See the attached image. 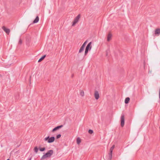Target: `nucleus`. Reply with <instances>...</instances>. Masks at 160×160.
Wrapping results in <instances>:
<instances>
[{"label": "nucleus", "mask_w": 160, "mask_h": 160, "mask_svg": "<svg viewBox=\"0 0 160 160\" xmlns=\"http://www.w3.org/2000/svg\"><path fill=\"white\" fill-rule=\"evenodd\" d=\"M53 151L52 150H50L44 154L41 157V159L43 160L47 158L50 157L53 154Z\"/></svg>", "instance_id": "nucleus-1"}, {"label": "nucleus", "mask_w": 160, "mask_h": 160, "mask_svg": "<svg viewBox=\"0 0 160 160\" xmlns=\"http://www.w3.org/2000/svg\"><path fill=\"white\" fill-rule=\"evenodd\" d=\"M45 141H47L48 143H51L53 142L55 140V137L53 136L50 137L49 136L45 137L44 138Z\"/></svg>", "instance_id": "nucleus-2"}, {"label": "nucleus", "mask_w": 160, "mask_h": 160, "mask_svg": "<svg viewBox=\"0 0 160 160\" xmlns=\"http://www.w3.org/2000/svg\"><path fill=\"white\" fill-rule=\"evenodd\" d=\"M91 44L92 42H90L87 45V46H86L84 54L85 56L87 54L88 52V50L91 49L92 48V46H91Z\"/></svg>", "instance_id": "nucleus-3"}, {"label": "nucleus", "mask_w": 160, "mask_h": 160, "mask_svg": "<svg viewBox=\"0 0 160 160\" xmlns=\"http://www.w3.org/2000/svg\"><path fill=\"white\" fill-rule=\"evenodd\" d=\"M115 148V145H113L112 146L111 148L110 149V152L109 153V157L108 158V160H111L112 157V151L113 149Z\"/></svg>", "instance_id": "nucleus-4"}, {"label": "nucleus", "mask_w": 160, "mask_h": 160, "mask_svg": "<svg viewBox=\"0 0 160 160\" xmlns=\"http://www.w3.org/2000/svg\"><path fill=\"white\" fill-rule=\"evenodd\" d=\"M80 18V14H78L74 19V21L72 22V26H74L75 24L78 22Z\"/></svg>", "instance_id": "nucleus-5"}, {"label": "nucleus", "mask_w": 160, "mask_h": 160, "mask_svg": "<svg viewBox=\"0 0 160 160\" xmlns=\"http://www.w3.org/2000/svg\"><path fill=\"white\" fill-rule=\"evenodd\" d=\"M124 115L122 114L121 117V125L122 127H123L124 125Z\"/></svg>", "instance_id": "nucleus-6"}, {"label": "nucleus", "mask_w": 160, "mask_h": 160, "mask_svg": "<svg viewBox=\"0 0 160 160\" xmlns=\"http://www.w3.org/2000/svg\"><path fill=\"white\" fill-rule=\"evenodd\" d=\"M63 126V125H61L60 126H57V127L54 128L52 130V132H54L56 131V130L61 128Z\"/></svg>", "instance_id": "nucleus-7"}, {"label": "nucleus", "mask_w": 160, "mask_h": 160, "mask_svg": "<svg viewBox=\"0 0 160 160\" xmlns=\"http://www.w3.org/2000/svg\"><path fill=\"white\" fill-rule=\"evenodd\" d=\"M94 96L95 99H98L99 98V95L98 92L97 91H95L94 93Z\"/></svg>", "instance_id": "nucleus-8"}, {"label": "nucleus", "mask_w": 160, "mask_h": 160, "mask_svg": "<svg viewBox=\"0 0 160 160\" xmlns=\"http://www.w3.org/2000/svg\"><path fill=\"white\" fill-rule=\"evenodd\" d=\"M2 29L3 30L8 34L10 32V30L9 29L6 28L5 27H2Z\"/></svg>", "instance_id": "nucleus-9"}, {"label": "nucleus", "mask_w": 160, "mask_h": 160, "mask_svg": "<svg viewBox=\"0 0 160 160\" xmlns=\"http://www.w3.org/2000/svg\"><path fill=\"white\" fill-rule=\"evenodd\" d=\"M155 35L160 34V29H156L155 31Z\"/></svg>", "instance_id": "nucleus-10"}, {"label": "nucleus", "mask_w": 160, "mask_h": 160, "mask_svg": "<svg viewBox=\"0 0 160 160\" xmlns=\"http://www.w3.org/2000/svg\"><path fill=\"white\" fill-rule=\"evenodd\" d=\"M39 20V18L38 16H37L35 19L33 21V23H37Z\"/></svg>", "instance_id": "nucleus-11"}, {"label": "nucleus", "mask_w": 160, "mask_h": 160, "mask_svg": "<svg viewBox=\"0 0 160 160\" xmlns=\"http://www.w3.org/2000/svg\"><path fill=\"white\" fill-rule=\"evenodd\" d=\"M46 56V55H45L42 57L38 60V62H41L42 60L43 59H44V58H45Z\"/></svg>", "instance_id": "nucleus-12"}, {"label": "nucleus", "mask_w": 160, "mask_h": 160, "mask_svg": "<svg viewBox=\"0 0 160 160\" xmlns=\"http://www.w3.org/2000/svg\"><path fill=\"white\" fill-rule=\"evenodd\" d=\"M130 100V98L129 97H127L125 98V104H128V103Z\"/></svg>", "instance_id": "nucleus-13"}, {"label": "nucleus", "mask_w": 160, "mask_h": 160, "mask_svg": "<svg viewBox=\"0 0 160 160\" xmlns=\"http://www.w3.org/2000/svg\"><path fill=\"white\" fill-rule=\"evenodd\" d=\"M112 37V35L110 33H109L108 36L107 41H109L111 39Z\"/></svg>", "instance_id": "nucleus-14"}, {"label": "nucleus", "mask_w": 160, "mask_h": 160, "mask_svg": "<svg viewBox=\"0 0 160 160\" xmlns=\"http://www.w3.org/2000/svg\"><path fill=\"white\" fill-rule=\"evenodd\" d=\"M84 48V47L82 46L79 50V53H81L83 51Z\"/></svg>", "instance_id": "nucleus-15"}, {"label": "nucleus", "mask_w": 160, "mask_h": 160, "mask_svg": "<svg viewBox=\"0 0 160 160\" xmlns=\"http://www.w3.org/2000/svg\"><path fill=\"white\" fill-rule=\"evenodd\" d=\"M77 143L78 144H79L81 142V140L79 138H78L77 139Z\"/></svg>", "instance_id": "nucleus-16"}, {"label": "nucleus", "mask_w": 160, "mask_h": 160, "mask_svg": "<svg viewBox=\"0 0 160 160\" xmlns=\"http://www.w3.org/2000/svg\"><path fill=\"white\" fill-rule=\"evenodd\" d=\"M80 94L82 97L84 96V92L83 91H81L80 92Z\"/></svg>", "instance_id": "nucleus-17"}, {"label": "nucleus", "mask_w": 160, "mask_h": 160, "mask_svg": "<svg viewBox=\"0 0 160 160\" xmlns=\"http://www.w3.org/2000/svg\"><path fill=\"white\" fill-rule=\"evenodd\" d=\"M34 150L35 152L36 153H37L38 152V149L37 148V147H36L34 148Z\"/></svg>", "instance_id": "nucleus-18"}, {"label": "nucleus", "mask_w": 160, "mask_h": 160, "mask_svg": "<svg viewBox=\"0 0 160 160\" xmlns=\"http://www.w3.org/2000/svg\"><path fill=\"white\" fill-rule=\"evenodd\" d=\"M39 149L41 152H43L45 150V148H39Z\"/></svg>", "instance_id": "nucleus-19"}, {"label": "nucleus", "mask_w": 160, "mask_h": 160, "mask_svg": "<svg viewBox=\"0 0 160 160\" xmlns=\"http://www.w3.org/2000/svg\"><path fill=\"white\" fill-rule=\"evenodd\" d=\"M93 131L91 129H89L88 130V132L89 133L91 134L93 133Z\"/></svg>", "instance_id": "nucleus-20"}, {"label": "nucleus", "mask_w": 160, "mask_h": 160, "mask_svg": "<svg viewBox=\"0 0 160 160\" xmlns=\"http://www.w3.org/2000/svg\"><path fill=\"white\" fill-rule=\"evenodd\" d=\"M87 43V41H86L83 44L82 46H83L84 47H85Z\"/></svg>", "instance_id": "nucleus-21"}, {"label": "nucleus", "mask_w": 160, "mask_h": 160, "mask_svg": "<svg viewBox=\"0 0 160 160\" xmlns=\"http://www.w3.org/2000/svg\"><path fill=\"white\" fill-rule=\"evenodd\" d=\"M61 137V135L60 134H58L56 136L57 138L58 139Z\"/></svg>", "instance_id": "nucleus-22"}, {"label": "nucleus", "mask_w": 160, "mask_h": 160, "mask_svg": "<svg viewBox=\"0 0 160 160\" xmlns=\"http://www.w3.org/2000/svg\"><path fill=\"white\" fill-rule=\"evenodd\" d=\"M22 41L21 39H20L18 43H19V44H22Z\"/></svg>", "instance_id": "nucleus-23"}, {"label": "nucleus", "mask_w": 160, "mask_h": 160, "mask_svg": "<svg viewBox=\"0 0 160 160\" xmlns=\"http://www.w3.org/2000/svg\"><path fill=\"white\" fill-rule=\"evenodd\" d=\"M159 99H160V88L159 91Z\"/></svg>", "instance_id": "nucleus-24"}, {"label": "nucleus", "mask_w": 160, "mask_h": 160, "mask_svg": "<svg viewBox=\"0 0 160 160\" xmlns=\"http://www.w3.org/2000/svg\"><path fill=\"white\" fill-rule=\"evenodd\" d=\"M31 158H30L28 160H31Z\"/></svg>", "instance_id": "nucleus-25"}, {"label": "nucleus", "mask_w": 160, "mask_h": 160, "mask_svg": "<svg viewBox=\"0 0 160 160\" xmlns=\"http://www.w3.org/2000/svg\"><path fill=\"white\" fill-rule=\"evenodd\" d=\"M7 160H10L9 159H8Z\"/></svg>", "instance_id": "nucleus-26"}]
</instances>
